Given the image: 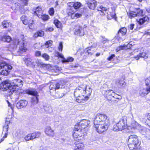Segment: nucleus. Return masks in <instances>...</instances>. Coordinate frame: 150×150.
I'll use <instances>...</instances> for the list:
<instances>
[{
    "mask_svg": "<svg viewBox=\"0 0 150 150\" xmlns=\"http://www.w3.org/2000/svg\"><path fill=\"white\" fill-rule=\"evenodd\" d=\"M93 121L94 127L99 133H102L107 130L110 125L109 118L105 114H97Z\"/></svg>",
    "mask_w": 150,
    "mask_h": 150,
    "instance_id": "f257e3e1",
    "label": "nucleus"
},
{
    "mask_svg": "<svg viewBox=\"0 0 150 150\" xmlns=\"http://www.w3.org/2000/svg\"><path fill=\"white\" fill-rule=\"evenodd\" d=\"M86 86L82 85L81 86H79L76 88L74 92V96L76 97V100L78 103L83 102L85 100H87L91 94V90L89 88V93L87 96H84V94L87 93L86 91Z\"/></svg>",
    "mask_w": 150,
    "mask_h": 150,
    "instance_id": "f03ea898",
    "label": "nucleus"
},
{
    "mask_svg": "<svg viewBox=\"0 0 150 150\" xmlns=\"http://www.w3.org/2000/svg\"><path fill=\"white\" fill-rule=\"evenodd\" d=\"M68 6L69 7L68 8V14L69 16H71V17L72 19H76L77 18L81 16V14L79 13H75L74 10L79 8L81 5V4L79 2H76L74 3H69Z\"/></svg>",
    "mask_w": 150,
    "mask_h": 150,
    "instance_id": "7ed1b4c3",
    "label": "nucleus"
},
{
    "mask_svg": "<svg viewBox=\"0 0 150 150\" xmlns=\"http://www.w3.org/2000/svg\"><path fill=\"white\" fill-rule=\"evenodd\" d=\"M128 146L131 150H139V140L137 136L133 134L129 137Z\"/></svg>",
    "mask_w": 150,
    "mask_h": 150,
    "instance_id": "20e7f679",
    "label": "nucleus"
},
{
    "mask_svg": "<svg viewBox=\"0 0 150 150\" xmlns=\"http://www.w3.org/2000/svg\"><path fill=\"white\" fill-rule=\"evenodd\" d=\"M127 117H124L118 122L114 125L112 130L115 131H122L127 128Z\"/></svg>",
    "mask_w": 150,
    "mask_h": 150,
    "instance_id": "39448f33",
    "label": "nucleus"
},
{
    "mask_svg": "<svg viewBox=\"0 0 150 150\" xmlns=\"http://www.w3.org/2000/svg\"><path fill=\"white\" fill-rule=\"evenodd\" d=\"M90 121L86 120H83L77 125H75V129L79 128L80 131L82 132L86 133L87 128L90 124Z\"/></svg>",
    "mask_w": 150,
    "mask_h": 150,
    "instance_id": "423d86ee",
    "label": "nucleus"
},
{
    "mask_svg": "<svg viewBox=\"0 0 150 150\" xmlns=\"http://www.w3.org/2000/svg\"><path fill=\"white\" fill-rule=\"evenodd\" d=\"M0 88L3 91H8L9 92L11 93L14 92V90L11 86V81L8 80L4 81L2 82L0 84Z\"/></svg>",
    "mask_w": 150,
    "mask_h": 150,
    "instance_id": "0eeeda50",
    "label": "nucleus"
},
{
    "mask_svg": "<svg viewBox=\"0 0 150 150\" xmlns=\"http://www.w3.org/2000/svg\"><path fill=\"white\" fill-rule=\"evenodd\" d=\"M24 40L21 39L18 41V45L19 46V49L18 50H14L13 54L15 55H20L22 53L26 52L27 49L24 46Z\"/></svg>",
    "mask_w": 150,
    "mask_h": 150,
    "instance_id": "6e6552de",
    "label": "nucleus"
},
{
    "mask_svg": "<svg viewBox=\"0 0 150 150\" xmlns=\"http://www.w3.org/2000/svg\"><path fill=\"white\" fill-rule=\"evenodd\" d=\"M11 83L14 92L20 88L23 84V81L19 79H14L12 80V82H11Z\"/></svg>",
    "mask_w": 150,
    "mask_h": 150,
    "instance_id": "1a4fd4ad",
    "label": "nucleus"
},
{
    "mask_svg": "<svg viewBox=\"0 0 150 150\" xmlns=\"http://www.w3.org/2000/svg\"><path fill=\"white\" fill-rule=\"evenodd\" d=\"M27 93L30 95L34 96L32 98L31 103L33 105L37 104L38 102V97L39 96L38 93L36 91L29 90L27 92Z\"/></svg>",
    "mask_w": 150,
    "mask_h": 150,
    "instance_id": "9d476101",
    "label": "nucleus"
},
{
    "mask_svg": "<svg viewBox=\"0 0 150 150\" xmlns=\"http://www.w3.org/2000/svg\"><path fill=\"white\" fill-rule=\"evenodd\" d=\"M75 131L73 134V137L75 140H76L77 139H78V140L81 139L80 137H82L83 138L86 134V132H82L80 131L79 128L77 129H75Z\"/></svg>",
    "mask_w": 150,
    "mask_h": 150,
    "instance_id": "9b49d317",
    "label": "nucleus"
},
{
    "mask_svg": "<svg viewBox=\"0 0 150 150\" xmlns=\"http://www.w3.org/2000/svg\"><path fill=\"white\" fill-rule=\"evenodd\" d=\"M74 34L78 36H83L84 35V32L82 26L77 25L75 28Z\"/></svg>",
    "mask_w": 150,
    "mask_h": 150,
    "instance_id": "f8f14e48",
    "label": "nucleus"
},
{
    "mask_svg": "<svg viewBox=\"0 0 150 150\" xmlns=\"http://www.w3.org/2000/svg\"><path fill=\"white\" fill-rule=\"evenodd\" d=\"M59 86L60 84L59 83L55 82H51L49 87L50 93L55 92L56 89H58L59 88Z\"/></svg>",
    "mask_w": 150,
    "mask_h": 150,
    "instance_id": "ddd939ff",
    "label": "nucleus"
},
{
    "mask_svg": "<svg viewBox=\"0 0 150 150\" xmlns=\"http://www.w3.org/2000/svg\"><path fill=\"white\" fill-rule=\"evenodd\" d=\"M28 102L25 100H21L16 104V107L18 109H21L25 107L28 104Z\"/></svg>",
    "mask_w": 150,
    "mask_h": 150,
    "instance_id": "4468645a",
    "label": "nucleus"
},
{
    "mask_svg": "<svg viewBox=\"0 0 150 150\" xmlns=\"http://www.w3.org/2000/svg\"><path fill=\"white\" fill-rule=\"evenodd\" d=\"M45 134L48 136L53 137L54 135V131L50 127H47L45 130Z\"/></svg>",
    "mask_w": 150,
    "mask_h": 150,
    "instance_id": "2eb2a0df",
    "label": "nucleus"
},
{
    "mask_svg": "<svg viewBox=\"0 0 150 150\" xmlns=\"http://www.w3.org/2000/svg\"><path fill=\"white\" fill-rule=\"evenodd\" d=\"M106 95L107 98L109 100H111L112 98H114L115 95V93L113 92L112 90L106 91L105 93Z\"/></svg>",
    "mask_w": 150,
    "mask_h": 150,
    "instance_id": "dca6fc26",
    "label": "nucleus"
},
{
    "mask_svg": "<svg viewBox=\"0 0 150 150\" xmlns=\"http://www.w3.org/2000/svg\"><path fill=\"white\" fill-rule=\"evenodd\" d=\"M149 21V17L146 16L144 15L142 17H140L137 21L139 24L142 25L144 23L148 22Z\"/></svg>",
    "mask_w": 150,
    "mask_h": 150,
    "instance_id": "f3484780",
    "label": "nucleus"
},
{
    "mask_svg": "<svg viewBox=\"0 0 150 150\" xmlns=\"http://www.w3.org/2000/svg\"><path fill=\"white\" fill-rule=\"evenodd\" d=\"M12 68V67L11 65L6 63H3L0 64V69L1 70H11Z\"/></svg>",
    "mask_w": 150,
    "mask_h": 150,
    "instance_id": "a211bd4d",
    "label": "nucleus"
},
{
    "mask_svg": "<svg viewBox=\"0 0 150 150\" xmlns=\"http://www.w3.org/2000/svg\"><path fill=\"white\" fill-rule=\"evenodd\" d=\"M33 11L34 12V14L35 15H37L38 17L42 13V9L39 6L33 8Z\"/></svg>",
    "mask_w": 150,
    "mask_h": 150,
    "instance_id": "6ab92c4d",
    "label": "nucleus"
},
{
    "mask_svg": "<svg viewBox=\"0 0 150 150\" xmlns=\"http://www.w3.org/2000/svg\"><path fill=\"white\" fill-rule=\"evenodd\" d=\"M88 5L90 9L91 10H93L97 5L96 1L95 0L89 1L88 3Z\"/></svg>",
    "mask_w": 150,
    "mask_h": 150,
    "instance_id": "aec40b11",
    "label": "nucleus"
},
{
    "mask_svg": "<svg viewBox=\"0 0 150 150\" xmlns=\"http://www.w3.org/2000/svg\"><path fill=\"white\" fill-rule=\"evenodd\" d=\"M127 29L126 28H121L119 30L118 32V34L119 35L117 37V38L119 39L120 38V34L121 36L124 35H125Z\"/></svg>",
    "mask_w": 150,
    "mask_h": 150,
    "instance_id": "412c9836",
    "label": "nucleus"
},
{
    "mask_svg": "<svg viewBox=\"0 0 150 150\" xmlns=\"http://www.w3.org/2000/svg\"><path fill=\"white\" fill-rule=\"evenodd\" d=\"M148 57V55L145 52L140 53L139 54L134 57V58L137 60H138L140 58H144L146 59Z\"/></svg>",
    "mask_w": 150,
    "mask_h": 150,
    "instance_id": "4be33fe9",
    "label": "nucleus"
},
{
    "mask_svg": "<svg viewBox=\"0 0 150 150\" xmlns=\"http://www.w3.org/2000/svg\"><path fill=\"white\" fill-rule=\"evenodd\" d=\"M150 92V88H143L140 91V94L142 96H145Z\"/></svg>",
    "mask_w": 150,
    "mask_h": 150,
    "instance_id": "5701e85b",
    "label": "nucleus"
},
{
    "mask_svg": "<svg viewBox=\"0 0 150 150\" xmlns=\"http://www.w3.org/2000/svg\"><path fill=\"white\" fill-rule=\"evenodd\" d=\"M107 8H106L102 6H100L98 9V11H99L100 14L104 16L105 15L107 11Z\"/></svg>",
    "mask_w": 150,
    "mask_h": 150,
    "instance_id": "b1692460",
    "label": "nucleus"
},
{
    "mask_svg": "<svg viewBox=\"0 0 150 150\" xmlns=\"http://www.w3.org/2000/svg\"><path fill=\"white\" fill-rule=\"evenodd\" d=\"M116 84L118 87L120 88L124 87L126 85L124 80H118L117 81Z\"/></svg>",
    "mask_w": 150,
    "mask_h": 150,
    "instance_id": "393cba45",
    "label": "nucleus"
},
{
    "mask_svg": "<svg viewBox=\"0 0 150 150\" xmlns=\"http://www.w3.org/2000/svg\"><path fill=\"white\" fill-rule=\"evenodd\" d=\"M132 127L135 129H139L141 128V126L135 121H133L132 123Z\"/></svg>",
    "mask_w": 150,
    "mask_h": 150,
    "instance_id": "a878e982",
    "label": "nucleus"
},
{
    "mask_svg": "<svg viewBox=\"0 0 150 150\" xmlns=\"http://www.w3.org/2000/svg\"><path fill=\"white\" fill-rule=\"evenodd\" d=\"M76 145L75 149H77L81 150L84 147V145L82 143H79L78 142H75Z\"/></svg>",
    "mask_w": 150,
    "mask_h": 150,
    "instance_id": "bb28decb",
    "label": "nucleus"
},
{
    "mask_svg": "<svg viewBox=\"0 0 150 150\" xmlns=\"http://www.w3.org/2000/svg\"><path fill=\"white\" fill-rule=\"evenodd\" d=\"M2 25L3 27L5 28H7L9 27H11V24L10 22H8L7 21H4L2 22Z\"/></svg>",
    "mask_w": 150,
    "mask_h": 150,
    "instance_id": "cd10ccee",
    "label": "nucleus"
},
{
    "mask_svg": "<svg viewBox=\"0 0 150 150\" xmlns=\"http://www.w3.org/2000/svg\"><path fill=\"white\" fill-rule=\"evenodd\" d=\"M33 139L38 138L39 137L41 134V133L40 132H36L31 133Z\"/></svg>",
    "mask_w": 150,
    "mask_h": 150,
    "instance_id": "c85d7f7f",
    "label": "nucleus"
},
{
    "mask_svg": "<svg viewBox=\"0 0 150 150\" xmlns=\"http://www.w3.org/2000/svg\"><path fill=\"white\" fill-rule=\"evenodd\" d=\"M136 15H137V17H142L143 16H144L143 14V11L142 10L139 8L137 9V12H136Z\"/></svg>",
    "mask_w": 150,
    "mask_h": 150,
    "instance_id": "c756f323",
    "label": "nucleus"
},
{
    "mask_svg": "<svg viewBox=\"0 0 150 150\" xmlns=\"http://www.w3.org/2000/svg\"><path fill=\"white\" fill-rule=\"evenodd\" d=\"M21 18L24 24L27 25L28 24V18L26 16H23L21 17Z\"/></svg>",
    "mask_w": 150,
    "mask_h": 150,
    "instance_id": "7c9ffc66",
    "label": "nucleus"
},
{
    "mask_svg": "<svg viewBox=\"0 0 150 150\" xmlns=\"http://www.w3.org/2000/svg\"><path fill=\"white\" fill-rule=\"evenodd\" d=\"M1 40L4 42H9L11 40V38L8 36H3L1 38Z\"/></svg>",
    "mask_w": 150,
    "mask_h": 150,
    "instance_id": "2f4dec72",
    "label": "nucleus"
},
{
    "mask_svg": "<svg viewBox=\"0 0 150 150\" xmlns=\"http://www.w3.org/2000/svg\"><path fill=\"white\" fill-rule=\"evenodd\" d=\"M130 45L129 43L127 45H126L124 44L122 45H121L117 47V51H119L121 50H123L125 49L128 48V46L129 45Z\"/></svg>",
    "mask_w": 150,
    "mask_h": 150,
    "instance_id": "473e14b6",
    "label": "nucleus"
},
{
    "mask_svg": "<svg viewBox=\"0 0 150 150\" xmlns=\"http://www.w3.org/2000/svg\"><path fill=\"white\" fill-rule=\"evenodd\" d=\"M128 16L129 18L132 19L133 18L137 17V15H136V12L133 11H130L128 13Z\"/></svg>",
    "mask_w": 150,
    "mask_h": 150,
    "instance_id": "72a5a7b5",
    "label": "nucleus"
},
{
    "mask_svg": "<svg viewBox=\"0 0 150 150\" xmlns=\"http://www.w3.org/2000/svg\"><path fill=\"white\" fill-rule=\"evenodd\" d=\"M12 8L15 11L16 10H18L20 8V5L19 4L15 3L14 6L12 7Z\"/></svg>",
    "mask_w": 150,
    "mask_h": 150,
    "instance_id": "f704fd0d",
    "label": "nucleus"
},
{
    "mask_svg": "<svg viewBox=\"0 0 150 150\" xmlns=\"http://www.w3.org/2000/svg\"><path fill=\"white\" fill-rule=\"evenodd\" d=\"M38 17L42 18L43 20L45 21L48 20L49 18V16L48 15L45 14L42 15L41 14Z\"/></svg>",
    "mask_w": 150,
    "mask_h": 150,
    "instance_id": "c9c22d12",
    "label": "nucleus"
},
{
    "mask_svg": "<svg viewBox=\"0 0 150 150\" xmlns=\"http://www.w3.org/2000/svg\"><path fill=\"white\" fill-rule=\"evenodd\" d=\"M24 139L26 141H29L30 140H33V139L31 133L25 136L24 138Z\"/></svg>",
    "mask_w": 150,
    "mask_h": 150,
    "instance_id": "e433bc0d",
    "label": "nucleus"
},
{
    "mask_svg": "<svg viewBox=\"0 0 150 150\" xmlns=\"http://www.w3.org/2000/svg\"><path fill=\"white\" fill-rule=\"evenodd\" d=\"M54 23L56 27L58 28H59L61 27L62 24L61 23L57 20H54Z\"/></svg>",
    "mask_w": 150,
    "mask_h": 150,
    "instance_id": "4c0bfd02",
    "label": "nucleus"
},
{
    "mask_svg": "<svg viewBox=\"0 0 150 150\" xmlns=\"http://www.w3.org/2000/svg\"><path fill=\"white\" fill-rule=\"evenodd\" d=\"M24 61L27 65H30L32 64V60L30 58H25Z\"/></svg>",
    "mask_w": 150,
    "mask_h": 150,
    "instance_id": "58836bf2",
    "label": "nucleus"
},
{
    "mask_svg": "<svg viewBox=\"0 0 150 150\" xmlns=\"http://www.w3.org/2000/svg\"><path fill=\"white\" fill-rule=\"evenodd\" d=\"M74 59L72 57H69L67 59L64 58L62 62L63 63L68 62H71L73 61Z\"/></svg>",
    "mask_w": 150,
    "mask_h": 150,
    "instance_id": "ea45409f",
    "label": "nucleus"
},
{
    "mask_svg": "<svg viewBox=\"0 0 150 150\" xmlns=\"http://www.w3.org/2000/svg\"><path fill=\"white\" fill-rule=\"evenodd\" d=\"M147 130L149 129L144 127L141 129L140 132L142 134L145 135L146 137V132L147 131Z\"/></svg>",
    "mask_w": 150,
    "mask_h": 150,
    "instance_id": "a19ab883",
    "label": "nucleus"
},
{
    "mask_svg": "<svg viewBox=\"0 0 150 150\" xmlns=\"http://www.w3.org/2000/svg\"><path fill=\"white\" fill-rule=\"evenodd\" d=\"M145 83L147 88H150V78L146 79L145 80Z\"/></svg>",
    "mask_w": 150,
    "mask_h": 150,
    "instance_id": "79ce46f5",
    "label": "nucleus"
},
{
    "mask_svg": "<svg viewBox=\"0 0 150 150\" xmlns=\"http://www.w3.org/2000/svg\"><path fill=\"white\" fill-rule=\"evenodd\" d=\"M42 57L46 60H48L50 59L49 56L46 53L42 54Z\"/></svg>",
    "mask_w": 150,
    "mask_h": 150,
    "instance_id": "37998d69",
    "label": "nucleus"
},
{
    "mask_svg": "<svg viewBox=\"0 0 150 150\" xmlns=\"http://www.w3.org/2000/svg\"><path fill=\"white\" fill-rule=\"evenodd\" d=\"M52 43V42L51 40H49L45 44L46 47H49L50 46Z\"/></svg>",
    "mask_w": 150,
    "mask_h": 150,
    "instance_id": "c03bdc74",
    "label": "nucleus"
},
{
    "mask_svg": "<svg viewBox=\"0 0 150 150\" xmlns=\"http://www.w3.org/2000/svg\"><path fill=\"white\" fill-rule=\"evenodd\" d=\"M54 13V9L52 8L50 9L49 11V13L51 16H53Z\"/></svg>",
    "mask_w": 150,
    "mask_h": 150,
    "instance_id": "a18cd8bd",
    "label": "nucleus"
},
{
    "mask_svg": "<svg viewBox=\"0 0 150 150\" xmlns=\"http://www.w3.org/2000/svg\"><path fill=\"white\" fill-rule=\"evenodd\" d=\"M8 128V126L7 125H6V126H5L4 127H3V131L2 133H3L4 132V133L7 132L8 131L7 129Z\"/></svg>",
    "mask_w": 150,
    "mask_h": 150,
    "instance_id": "49530a36",
    "label": "nucleus"
},
{
    "mask_svg": "<svg viewBox=\"0 0 150 150\" xmlns=\"http://www.w3.org/2000/svg\"><path fill=\"white\" fill-rule=\"evenodd\" d=\"M63 48L62 43L60 42L59 44L58 49L59 51H62Z\"/></svg>",
    "mask_w": 150,
    "mask_h": 150,
    "instance_id": "de8ad7c7",
    "label": "nucleus"
},
{
    "mask_svg": "<svg viewBox=\"0 0 150 150\" xmlns=\"http://www.w3.org/2000/svg\"><path fill=\"white\" fill-rule=\"evenodd\" d=\"M146 132V137L147 138L150 139V130H147Z\"/></svg>",
    "mask_w": 150,
    "mask_h": 150,
    "instance_id": "09e8293b",
    "label": "nucleus"
},
{
    "mask_svg": "<svg viewBox=\"0 0 150 150\" xmlns=\"http://www.w3.org/2000/svg\"><path fill=\"white\" fill-rule=\"evenodd\" d=\"M102 38H103V39L102 40V42L103 43L105 44L107 42L109 41V40H108L107 38H105V37H102Z\"/></svg>",
    "mask_w": 150,
    "mask_h": 150,
    "instance_id": "8fccbe9b",
    "label": "nucleus"
},
{
    "mask_svg": "<svg viewBox=\"0 0 150 150\" xmlns=\"http://www.w3.org/2000/svg\"><path fill=\"white\" fill-rule=\"evenodd\" d=\"M39 36L40 37H42L44 35V33L43 31H38L37 32Z\"/></svg>",
    "mask_w": 150,
    "mask_h": 150,
    "instance_id": "3c124183",
    "label": "nucleus"
},
{
    "mask_svg": "<svg viewBox=\"0 0 150 150\" xmlns=\"http://www.w3.org/2000/svg\"><path fill=\"white\" fill-rule=\"evenodd\" d=\"M53 28L51 27L47 28H46V31L48 32H51L53 31Z\"/></svg>",
    "mask_w": 150,
    "mask_h": 150,
    "instance_id": "603ef678",
    "label": "nucleus"
},
{
    "mask_svg": "<svg viewBox=\"0 0 150 150\" xmlns=\"http://www.w3.org/2000/svg\"><path fill=\"white\" fill-rule=\"evenodd\" d=\"M33 20H28V23L27 24H28L29 25L30 28V26H31V25H32V24H33Z\"/></svg>",
    "mask_w": 150,
    "mask_h": 150,
    "instance_id": "864d4df0",
    "label": "nucleus"
},
{
    "mask_svg": "<svg viewBox=\"0 0 150 150\" xmlns=\"http://www.w3.org/2000/svg\"><path fill=\"white\" fill-rule=\"evenodd\" d=\"M115 57V55L114 54H112L111 56H110L107 59L109 61L111 60L114 57Z\"/></svg>",
    "mask_w": 150,
    "mask_h": 150,
    "instance_id": "5fc2aeb1",
    "label": "nucleus"
},
{
    "mask_svg": "<svg viewBox=\"0 0 150 150\" xmlns=\"http://www.w3.org/2000/svg\"><path fill=\"white\" fill-rule=\"evenodd\" d=\"M35 55L36 56H41V52L40 51H37L35 52Z\"/></svg>",
    "mask_w": 150,
    "mask_h": 150,
    "instance_id": "6e6d98bb",
    "label": "nucleus"
},
{
    "mask_svg": "<svg viewBox=\"0 0 150 150\" xmlns=\"http://www.w3.org/2000/svg\"><path fill=\"white\" fill-rule=\"evenodd\" d=\"M5 135L3 137V138L1 139V141L0 143L1 142L3 141L4 140V138H6L7 137V132L4 133Z\"/></svg>",
    "mask_w": 150,
    "mask_h": 150,
    "instance_id": "4d7b16f0",
    "label": "nucleus"
},
{
    "mask_svg": "<svg viewBox=\"0 0 150 150\" xmlns=\"http://www.w3.org/2000/svg\"><path fill=\"white\" fill-rule=\"evenodd\" d=\"M134 26V24H131L128 27L129 29L131 30H132Z\"/></svg>",
    "mask_w": 150,
    "mask_h": 150,
    "instance_id": "13d9d810",
    "label": "nucleus"
},
{
    "mask_svg": "<svg viewBox=\"0 0 150 150\" xmlns=\"http://www.w3.org/2000/svg\"><path fill=\"white\" fill-rule=\"evenodd\" d=\"M57 54V55L58 56V57L62 58H63L64 56L62 54H60L58 52Z\"/></svg>",
    "mask_w": 150,
    "mask_h": 150,
    "instance_id": "bf43d9fd",
    "label": "nucleus"
},
{
    "mask_svg": "<svg viewBox=\"0 0 150 150\" xmlns=\"http://www.w3.org/2000/svg\"><path fill=\"white\" fill-rule=\"evenodd\" d=\"M6 102L8 104V106L9 107H11V109L12 110V111L13 112V108L11 107V103H9V102L8 100H6Z\"/></svg>",
    "mask_w": 150,
    "mask_h": 150,
    "instance_id": "052dcab7",
    "label": "nucleus"
},
{
    "mask_svg": "<svg viewBox=\"0 0 150 150\" xmlns=\"http://www.w3.org/2000/svg\"><path fill=\"white\" fill-rule=\"evenodd\" d=\"M6 102L8 104V106L9 107H11V109L12 110V111L13 112V108L11 107V103H9V102L8 100H6Z\"/></svg>",
    "mask_w": 150,
    "mask_h": 150,
    "instance_id": "680f3d73",
    "label": "nucleus"
},
{
    "mask_svg": "<svg viewBox=\"0 0 150 150\" xmlns=\"http://www.w3.org/2000/svg\"><path fill=\"white\" fill-rule=\"evenodd\" d=\"M88 48L87 50H86V53H87V54H90L91 55H92V53L90 52L91 50L90 49H88Z\"/></svg>",
    "mask_w": 150,
    "mask_h": 150,
    "instance_id": "e2e57ef3",
    "label": "nucleus"
},
{
    "mask_svg": "<svg viewBox=\"0 0 150 150\" xmlns=\"http://www.w3.org/2000/svg\"><path fill=\"white\" fill-rule=\"evenodd\" d=\"M147 116V119L150 121L149 123L150 124V113H148L146 114ZM150 126V125H149Z\"/></svg>",
    "mask_w": 150,
    "mask_h": 150,
    "instance_id": "0e129e2a",
    "label": "nucleus"
},
{
    "mask_svg": "<svg viewBox=\"0 0 150 150\" xmlns=\"http://www.w3.org/2000/svg\"><path fill=\"white\" fill-rule=\"evenodd\" d=\"M39 36L38 35V32L35 33L33 35V37L35 38H37Z\"/></svg>",
    "mask_w": 150,
    "mask_h": 150,
    "instance_id": "69168bd1",
    "label": "nucleus"
},
{
    "mask_svg": "<svg viewBox=\"0 0 150 150\" xmlns=\"http://www.w3.org/2000/svg\"><path fill=\"white\" fill-rule=\"evenodd\" d=\"M6 123L8 125L9 123V119L6 118Z\"/></svg>",
    "mask_w": 150,
    "mask_h": 150,
    "instance_id": "338daca9",
    "label": "nucleus"
},
{
    "mask_svg": "<svg viewBox=\"0 0 150 150\" xmlns=\"http://www.w3.org/2000/svg\"><path fill=\"white\" fill-rule=\"evenodd\" d=\"M19 92L20 93H24V91H23L22 89H20V91H19Z\"/></svg>",
    "mask_w": 150,
    "mask_h": 150,
    "instance_id": "774afa93",
    "label": "nucleus"
}]
</instances>
